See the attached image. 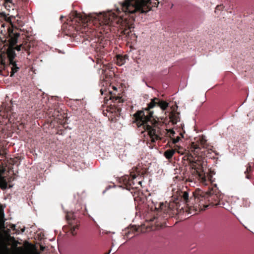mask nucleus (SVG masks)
Here are the masks:
<instances>
[{"label": "nucleus", "instance_id": "obj_1", "mask_svg": "<svg viewBox=\"0 0 254 254\" xmlns=\"http://www.w3.org/2000/svg\"><path fill=\"white\" fill-rule=\"evenodd\" d=\"M151 0H125L120 3V7L117 8V14L110 11L103 15L98 16V18L103 24L122 27L129 25L128 18L134 19L133 14L144 13L151 9Z\"/></svg>", "mask_w": 254, "mask_h": 254}, {"label": "nucleus", "instance_id": "obj_2", "mask_svg": "<svg viewBox=\"0 0 254 254\" xmlns=\"http://www.w3.org/2000/svg\"><path fill=\"white\" fill-rule=\"evenodd\" d=\"M134 116L136 120L140 123V125L143 126L145 129L148 131L152 142H154L161 138V130L156 122L153 123V121L146 116L143 111L137 112Z\"/></svg>", "mask_w": 254, "mask_h": 254}, {"label": "nucleus", "instance_id": "obj_3", "mask_svg": "<svg viewBox=\"0 0 254 254\" xmlns=\"http://www.w3.org/2000/svg\"><path fill=\"white\" fill-rule=\"evenodd\" d=\"M8 32L9 36L11 37L9 40V45L6 51V55L9 61V64H16V63L13 61V60L16 56L15 50L18 52L21 50L22 51H24L27 55H29L31 52L30 46L29 44L28 45H25V46L21 45L14 47V46L17 43V38L19 36L20 34L18 33H13L12 30L10 28L8 29Z\"/></svg>", "mask_w": 254, "mask_h": 254}, {"label": "nucleus", "instance_id": "obj_4", "mask_svg": "<svg viewBox=\"0 0 254 254\" xmlns=\"http://www.w3.org/2000/svg\"><path fill=\"white\" fill-rule=\"evenodd\" d=\"M88 17L89 18L87 19V17L83 16L76 11H73L67 19L66 25L68 26V29L78 30V27L80 26L81 23L88 22V20H90L92 18L90 15Z\"/></svg>", "mask_w": 254, "mask_h": 254}, {"label": "nucleus", "instance_id": "obj_5", "mask_svg": "<svg viewBox=\"0 0 254 254\" xmlns=\"http://www.w3.org/2000/svg\"><path fill=\"white\" fill-rule=\"evenodd\" d=\"M108 41L103 39L100 40L99 38L95 39V41L93 42L91 46L94 48L95 51L97 53L102 54L104 51L103 49L107 44Z\"/></svg>", "mask_w": 254, "mask_h": 254}, {"label": "nucleus", "instance_id": "obj_6", "mask_svg": "<svg viewBox=\"0 0 254 254\" xmlns=\"http://www.w3.org/2000/svg\"><path fill=\"white\" fill-rule=\"evenodd\" d=\"M156 101H158V98H154L151 99V102L148 104V107L145 109V112L142 111L146 116H147L149 118H151L153 114V112L149 111V110L153 108L156 104H158Z\"/></svg>", "mask_w": 254, "mask_h": 254}, {"label": "nucleus", "instance_id": "obj_7", "mask_svg": "<svg viewBox=\"0 0 254 254\" xmlns=\"http://www.w3.org/2000/svg\"><path fill=\"white\" fill-rule=\"evenodd\" d=\"M128 56L127 55H124V56L121 55H117V63L116 64H125L126 62V59H127Z\"/></svg>", "mask_w": 254, "mask_h": 254}, {"label": "nucleus", "instance_id": "obj_8", "mask_svg": "<svg viewBox=\"0 0 254 254\" xmlns=\"http://www.w3.org/2000/svg\"><path fill=\"white\" fill-rule=\"evenodd\" d=\"M175 153V150L174 149H169L166 150L164 153V156L167 159L171 158L174 154Z\"/></svg>", "mask_w": 254, "mask_h": 254}, {"label": "nucleus", "instance_id": "obj_9", "mask_svg": "<svg viewBox=\"0 0 254 254\" xmlns=\"http://www.w3.org/2000/svg\"><path fill=\"white\" fill-rule=\"evenodd\" d=\"M12 66L10 67L11 71H10V76L12 77L14 73H16L18 69L20 68L19 67H18L17 64H12Z\"/></svg>", "mask_w": 254, "mask_h": 254}, {"label": "nucleus", "instance_id": "obj_10", "mask_svg": "<svg viewBox=\"0 0 254 254\" xmlns=\"http://www.w3.org/2000/svg\"><path fill=\"white\" fill-rule=\"evenodd\" d=\"M158 105L163 110H165L168 106V103L166 102L163 101H159L158 100Z\"/></svg>", "mask_w": 254, "mask_h": 254}, {"label": "nucleus", "instance_id": "obj_11", "mask_svg": "<svg viewBox=\"0 0 254 254\" xmlns=\"http://www.w3.org/2000/svg\"><path fill=\"white\" fill-rule=\"evenodd\" d=\"M182 198L184 199V201L187 202L189 199V192L187 191L182 192Z\"/></svg>", "mask_w": 254, "mask_h": 254}, {"label": "nucleus", "instance_id": "obj_12", "mask_svg": "<svg viewBox=\"0 0 254 254\" xmlns=\"http://www.w3.org/2000/svg\"><path fill=\"white\" fill-rule=\"evenodd\" d=\"M13 254H39L37 252H26L24 251H17Z\"/></svg>", "mask_w": 254, "mask_h": 254}, {"label": "nucleus", "instance_id": "obj_13", "mask_svg": "<svg viewBox=\"0 0 254 254\" xmlns=\"http://www.w3.org/2000/svg\"><path fill=\"white\" fill-rule=\"evenodd\" d=\"M7 184L5 179L0 182V187L2 190H5L7 188Z\"/></svg>", "mask_w": 254, "mask_h": 254}, {"label": "nucleus", "instance_id": "obj_14", "mask_svg": "<svg viewBox=\"0 0 254 254\" xmlns=\"http://www.w3.org/2000/svg\"><path fill=\"white\" fill-rule=\"evenodd\" d=\"M100 91H101V94L102 95H103V94H112V91H109V90H104L103 89H101L100 90Z\"/></svg>", "mask_w": 254, "mask_h": 254}, {"label": "nucleus", "instance_id": "obj_15", "mask_svg": "<svg viewBox=\"0 0 254 254\" xmlns=\"http://www.w3.org/2000/svg\"><path fill=\"white\" fill-rule=\"evenodd\" d=\"M167 132L169 133L170 135L174 136L175 134V132L172 129H167Z\"/></svg>", "mask_w": 254, "mask_h": 254}, {"label": "nucleus", "instance_id": "obj_16", "mask_svg": "<svg viewBox=\"0 0 254 254\" xmlns=\"http://www.w3.org/2000/svg\"><path fill=\"white\" fill-rule=\"evenodd\" d=\"M190 162L193 166V168H194V164L197 163V160H196L195 159H190Z\"/></svg>", "mask_w": 254, "mask_h": 254}, {"label": "nucleus", "instance_id": "obj_17", "mask_svg": "<svg viewBox=\"0 0 254 254\" xmlns=\"http://www.w3.org/2000/svg\"><path fill=\"white\" fill-rule=\"evenodd\" d=\"M77 228V227L75 226H71L70 228V231L71 233L74 235H75L74 231H75V229Z\"/></svg>", "mask_w": 254, "mask_h": 254}, {"label": "nucleus", "instance_id": "obj_18", "mask_svg": "<svg viewBox=\"0 0 254 254\" xmlns=\"http://www.w3.org/2000/svg\"><path fill=\"white\" fill-rule=\"evenodd\" d=\"M180 139V137L177 136L176 138L173 139V143L174 144L177 143V142H178L179 141Z\"/></svg>", "mask_w": 254, "mask_h": 254}, {"label": "nucleus", "instance_id": "obj_19", "mask_svg": "<svg viewBox=\"0 0 254 254\" xmlns=\"http://www.w3.org/2000/svg\"><path fill=\"white\" fill-rule=\"evenodd\" d=\"M193 198H194V199H199V197L197 196H196L195 194L193 193V196H190V199H192Z\"/></svg>", "mask_w": 254, "mask_h": 254}, {"label": "nucleus", "instance_id": "obj_20", "mask_svg": "<svg viewBox=\"0 0 254 254\" xmlns=\"http://www.w3.org/2000/svg\"><path fill=\"white\" fill-rule=\"evenodd\" d=\"M1 227L3 228H5V227H4V220L2 221V222H1Z\"/></svg>", "mask_w": 254, "mask_h": 254}, {"label": "nucleus", "instance_id": "obj_21", "mask_svg": "<svg viewBox=\"0 0 254 254\" xmlns=\"http://www.w3.org/2000/svg\"><path fill=\"white\" fill-rule=\"evenodd\" d=\"M5 1L7 3H13L12 0H5Z\"/></svg>", "mask_w": 254, "mask_h": 254}, {"label": "nucleus", "instance_id": "obj_22", "mask_svg": "<svg viewBox=\"0 0 254 254\" xmlns=\"http://www.w3.org/2000/svg\"><path fill=\"white\" fill-rule=\"evenodd\" d=\"M250 168H251V166H249V168H248L247 169V170L245 171V172H244V173H245V174L248 173L249 172V170H250Z\"/></svg>", "mask_w": 254, "mask_h": 254}, {"label": "nucleus", "instance_id": "obj_23", "mask_svg": "<svg viewBox=\"0 0 254 254\" xmlns=\"http://www.w3.org/2000/svg\"><path fill=\"white\" fill-rule=\"evenodd\" d=\"M15 227H16V225L14 224H12L11 226V228L13 230H15Z\"/></svg>", "mask_w": 254, "mask_h": 254}, {"label": "nucleus", "instance_id": "obj_24", "mask_svg": "<svg viewBox=\"0 0 254 254\" xmlns=\"http://www.w3.org/2000/svg\"><path fill=\"white\" fill-rule=\"evenodd\" d=\"M173 122L174 124H177V123L178 122V120L176 119L175 121H173Z\"/></svg>", "mask_w": 254, "mask_h": 254}, {"label": "nucleus", "instance_id": "obj_25", "mask_svg": "<svg viewBox=\"0 0 254 254\" xmlns=\"http://www.w3.org/2000/svg\"><path fill=\"white\" fill-rule=\"evenodd\" d=\"M246 178H247L248 179H250V176L249 175H246Z\"/></svg>", "mask_w": 254, "mask_h": 254}, {"label": "nucleus", "instance_id": "obj_26", "mask_svg": "<svg viewBox=\"0 0 254 254\" xmlns=\"http://www.w3.org/2000/svg\"><path fill=\"white\" fill-rule=\"evenodd\" d=\"M0 64H5V63L3 60H1Z\"/></svg>", "mask_w": 254, "mask_h": 254}, {"label": "nucleus", "instance_id": "obj_27", "mask_svg": "<svg viewBox=\"0 0 254 254\" xmlns=\"http://www.w3.org/2000/svg\"><path fill=\"white\" fill-rule=\"evenodd\" d=\"M221 6H217L216 8V9H219V7H220Z\"/></svg>", "mask_w": 254, "mask_h": 254}, {"label": "nucleus", "instance_id": "obj_28", "mask_svg": "<svg viewBox=\"0 0 254 254\" xmlns=\"http://www.w3.org/2000/svg\"><path fill=\"white\" fill-rule=\"evenodd\" d=\"M24 231H25V227H24V228H23V229H22V230H21V231H22V233H23V232H24Z\"/></svg>", "mask_w": 254, "mask_h": 254}, {"label": "nucleus", "instance_id": "obj_29", "mask_svg": "<svg viewBox=\"0 0 254 254\" xmlns=\"http://www.w3.org/2000/svg\"><path fill=\"white\" fill-rule=\"evenodd\" d=\"M198 174L199 177H201V175L199 173H198Z\"/></svg>", "mask_w": 254, "mask_h": 254}, {"label": "nucleus", "instance_id": "obj_30", "mask_svg": "<svg viewBox=\"0 0 254 254\" xmlns=\"http://www.w3.org/2000/svg\"><path fill=\"white\" fill-rule=\"evenodd\" d=\"M141 183H141V181L139 182V184L141 185Z\"/></svg>", "mask_w": 254, "mask_h": 254}, {"label": "nucleus", "instance_id": "obj_31", "mask_svg": "<svg viewBox=\"0 0 254 254\" xmlns=\"http://www.w3.org/2000/svg\"><path fill=\"white\" fill-rule=\"evenodd\" d=\"M145 84L148 87H150V86H149L147 84V83H145Z\"/></svg>", "mask_w": 254, "mask_h": 254}, {"label": "nucleus", "instance_id": "obj_32", "mask_svg": "<svg viewBox=\"0 0 254 254\" xmlns=\"http://www.w3.org/2000/svg\"><path fill=\"white\" fill-rule=\"evenodd\" d=\"M113 88H114V89H116V90H117V88H116V87H114H114H113Z\"/></svg>", "mask_w": 254, "mask_h": 254}, {"label": "nucleus", "instance_id": "obj_33", "mask_svg": "<svg viewBox=\"0 0 254 254\" xmlns=\"http://www.w3.org/2000/svg\"><path fill=\"white\" fill-rule=\"evenodd\" d=\"M113 88H114V89H116V90H117V88H116V87H114H114H113Z\"/></svg>", "mask_w": 254, "mask_h": 254}, {"label": "nucleus", "instance_id": "obj_34", "mask_svg": "<svg viewBox=\"0 0 254 254\" xmlns=\"http://www.w3.org/2000/svg\"><path fill=\"white\" fill-rule=\"evenodd\" d=\"M105 192H106V190H104L103 193H105Z\"/></svg>", "mask_w": 254, "mask_h": 254}, {"label": "nucleus", "instance_id": "obj_35", "mask_svg": "<svg viewBox=\"0 0 254 254\" xmlns=\"http://www.w3.org/2000/svg\"><path fill=\"white\" fill-rule=\"evenodd\" d=\"M206 141V139H204V142H205Z\"/></svg>", "mask_w": 254, "mask_h": 254}, {"label": "nucleus", "instance_id": "obj_36", "mask_svg": "<svg viewBox=\"0 0 254 254\" xmlns=\"http://www.w3.org/2000/svg\"><path fill=\"white\" fill-rule=\"evenodd\" d=\"M4 213H3L2 214V217H4Z\"/></svg>", "mask_w": 254, "mask_h": 254}, {"label": "nucleus", "instance_id": "obj_37", "mask_svg": "<svg viewBox=\"0 0 254 254\" xmlns=\"http://www.w3.org/2000/svg\"><path fill=\"white\" fill-rule=\"evenodd\" d=\"M96 64H100V63H99V62H97L96 63Z\"/></svg>", "mask_w": 254, "mask_h": 254}, {"label": "nucleus", "instance_id": "obj_38", "mask_svg": "<svg viewBox=\"0 0 254 254\" xmlns=\"http://www.w3.org/2000/svg\"><path fill=\"white\" fill-rule=\"evenodd\" d=\"M207 207H208L207 205L205 206V208H207Z\"/></svg>", "mask_w": 254, "mask_h": 254}]
</instances>
